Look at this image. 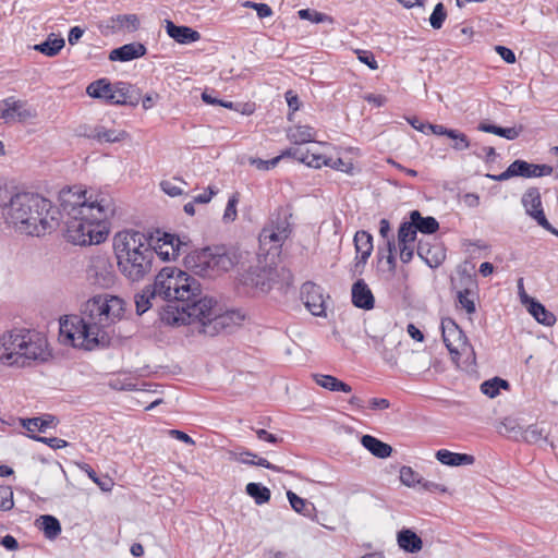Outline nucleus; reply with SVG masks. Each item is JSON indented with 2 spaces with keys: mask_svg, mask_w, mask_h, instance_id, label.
<instances>
[{
  "mask_svg": "<svg viewBox=\"0 0 558 558\" xmlns=\"http://www.w3.org/2000/svg\"><path fill=\"white\" fill-rule=\"evenodd\" d=\"M523 303H529V313L542 325L551 327L556 323V316L548 311L539 301L523 295Z\"/></svg>",
  "mask_w": 558,
  "mask_h": 558,
  "instance_id": "25",
  "label": "nucleus"
},
{
  "mask_svg": "<svg viewBox=\"0 0 558 558\" xmlns=\"http://www.w3.org/2000/svg\"><path fill=\"white\" fill-rule=\"evenodd\" d=\"M39 530L44 533L45 537L48 539L57 538L62 529L60 521L51 514H43L37 520Z\"/></svg>",
  "mask_w": 558,
  "mask_h": 558,
  "instance_id": "34",
  "label": "nucleus"
},
{
  "mask_svg": "<svg viewBox=\"0 0 558 558\" xmlns=\"http://www.w3.org/2000/svg\"><path fill=\"white\" fill-rule=\"evenodd\" d=\"M5 222L17 232L41 236L60 226V210L38 193L20 192L12 195L3 207Z\"/></svg>",
  "mask_w": 558,
  "mask_h": 558,
  "instance_id": "2",
  "label": "nucleus"
},
{
  "mask_svg": "<svg viewBox=\"0 0 558 558\" xmlns=\"http://www.w3.org/2000/svg\"><path fill=\"white\" fill-rule=\"evenodd\" d=\"M288 226H289V223L286 222L284 227H279V226L277 227L278 232L271 231L269 234H266L264 232L262 234V236L264 240L269 239V241L272 242L276 245V247H280L283 239H286L288 236V234H287Z\"/></svg>",
  "mask_w": 558,
  "mask_h": 558,
  "instance_id": "55",
  "label": "nucleus"
},
{
  "mask_svg": "<svg viewBox=\"0 0 558 558\" xmlns=\"http://www.w3.org/2000/svg\"><path fill=\"white\" fill-rule=\"evenodd\" d=\"M166 32L169 37L182 45L195 43L201 38V34L194 28L185 25H175L171 21H167Z\"/></svg>",
  "mask_w": 558,
  "mask_h": 558,
  "instance_id": "24",
  "label": "nucleus"
},
{
  "mask_svg": "<svg viewBox=\"0 0 558 558\" xmlns=\"http://www.w3.org/2000/svg\"><path fill=\"white\" fill-rule=\"evenodd\" d=\"M298 15L301 20L311 21L312 23H333V17L323 12H318L313 9H301L298 11Z\"/></svg>",
  "mask_w": 558,
  "mask_h": 558,
  "instance_id": "42",
  "label": "nucleus"
},
{
  "mask_svg": "<svg viewBox=\"0 0 558 558\" xmlns=\"http://www.w3.org/2000/svg\"><path fill=\"white\" fill-rule=\"evenodd\" d=\"M398 247L400 250L401 262L409 264L414 256V252H416L414 244H398Z\"/></svg>",
  "mask_w": 558,
  "mask_h": 558,
  "instance_id": "62",
  "label": "nucleus"
},
{
  "mask_svg": "<svg viewBox=\"0 0 558 558\" xmlns=\"http://www.w3.org/2000/svg\"><path fill=\"white\" fill-rule=\"evenodd\" d=\"M355 53H356L359 61L362 62L363 64L367 65L371 70L378 69V63H377L375 56L372 51L357 49V50H355Z\"/></svg>",
  "mask_w": 558,
  "mask_h": 558,
  "instance_id": "57",
  "label": "nucleus"
},
{
  "mask_svg": "<svg viewBox=\"0 0 558 558\" xmlns=\"http://www.w3.org/2000/svg\"><path fill=\"white\" fill-rule=\"evenodd\" d=\"M120 27H126L132 32L137 31L140 27V19L136 14H120L114 19Z\"/></svg>",
  "mask_w": 558,
  "mask_h": 558,
  "instance_id": "51",
  "label": "nucleus"
},
{
  "mask_svg": "<svg viewBox=\"0 0 558 558\" xmlns=\"http://www.w3.org/2000/svg\"><path fill=\"white\" fill-rule=\"evenodd\" d=\"M142 99V90L129 82L118 81L114 88V106L136 107Z\"/></svg>",
  "mask_w": 558,
  "mask_h": 558,
  "instance_id": "20",
  "label": "nucleus"
},
{
  "mask_svg": "<svg viewBox=\"0 0 558 558\" xmlns=\"http://www.w3.org/2000/svg\"><path fill=\"white\" fill-rule=\"evenodd\" d=\"M315 130L310 125H298L287 133L288 140L295 145L306 144L315 141Z\"/></svg>",
  "mask_w": 558,
  "mask_h": 558,
  "instance_id": "36",
  "label": "nucleus"
},
{
  "mask_svg": "<svg viewBox=\"0 0 558 558\" xmlns=\"http://www.w3.org/2000/svg\"><path fill=\"white\" fill-rule=\"evenodd\" d=\"M448 138L452 141L451 148L454 150L461 151L471 147V142L466 134L457 129L452 131Z\"/></svg>",
  "mask_w": 558,
  "mask_h": 558,
  "instance_id": "49",
  "label": "nucleus"
},
{
  "mask_svg": "<svg viewBox=\"0 0 558 558\" xmlns=\"http://www.w3.org/2000/svg\"><path fill=\"white\" fill-rule=\"evenodd\" d=\"M238 202H239V199L236 198L235 195H232L229 198L226 209H225V213H223V217H222L225 222H232L235 220V218L238 216V211H236Z\"/></svg>",
  "mask_w": 558,
  "mask_h": 558,
  "instance_id": "58",
  "label": "nucleus"
},
{
  "mask_svg": "<svg viewBox=\"0 0 558 558\" xmlns=\"http://www.w3.org/2000/svg\"><path fill=\"white\" fill-rule=\"evenodd\" d=\"M278 156L280 157V160L282 158L290 157V158H293V159L304 163V161L308 160V158H310V151H304L298 147H289V148L282 150L281 154Z\"/></svg>",
  "mask_w": 558,
  "mask_h": 558,
  "instance_id": "53",
  "label": "nucleus"
},
{
  "mask_svg": "<svg viewBox=\"0 0 558 558\" xmlns=\"http://www.w3.org/2000/svg\"><path fill=\"white\" fill-rule=\"evenodd\" d=\"M231 454H232V458L240 463L263 466L265 469L272 470L275 472L282 471V469L280 466H277V465L270 463L265 458H258L255 453H253L252 451L246 450V449H243L241 451H232Z\"/></svg>",
  "mask_w": 558,
  "mask_h": 558,
  "instance_id": "31",
  "label": "nucleus"
},
{
  "mask_svg": "<svg viewBox=\"0 0 558 558\" xmlns=\"http://www.w3.org/2000/svg\"><path fill=\"white\" fill-rule=\"evenodd\" d=\"M354 247L355 251L360 250H373V235L365 230H359L354 234Z\"/></svg>",
  "mask_w": 558,
  "mask_h": 558,
  "instance_id": "48",
  "label": "nucleus"
},
{
  "mask_svg": "<svg viewBox=\"0 0 558 558\" xmlns=\"http://www.w3.org/2000/svg\"><path fill=\"white\" fill-rule=\"evenodd\" d=\"M65 46V40L61 36L50 34L46 40L34 46V49L47 57L57 56Z\"/></svg>",
  "mask_w": 558,
  "mask_h": 558,
  "instance_id": "35",
  "label": "nucleus"
},
{
  "mask_svg": "<svg viewBox=\"0 0 558 558\" xmlns=\"http://www.w3.org/2000/svg\"><path fill=\"white\" fill-rule=\"evenodd\" d=\"M416 254L430 268L439 267L446 259V248L438 241L430 243L422 239L418 240Z\"/></svg>",
  "mask_w": 558,
  "mask_h": 558,
  "instance_id": "17",
  "label": "nucleus"
},
{
  "mask_svg": "<svg viewBox=\"0 0 558 558\" xmlns=\"http://www.w3.org/2000/svg\"><path fill=\"white\" fill-rule=\"evenodd\" d=\"M442 341L448 349L452 361L457 362L460 355L465 354L468 366L476 364V355L464 331L453 318L446 317L440 324Z\"/></svg>",
  "mask_w": 558,
  "mask_h": 558,
  "instance_id": "9",
  "label": "nucleus"
},
{
  "mask_svg": "<svg viewBox=\"0 0 558 558\" xmlns=\"http://www.w3.org/2000/svg\"><path fill=\"white\" fill-rule=\"evenodd\" d=\"M435 457L441 464L448 466L471 465L475 462V457L472 454L452 452L448 449L437 450Z\"/></svg>",
  "mask_w": 558,
  "mask_h": 558,
  "instance_id": "28",
  "label": "nucleus"
},
{
  "mask_svg": "<svg viewBox=\"0 0 558 558\" xmlns=\"http://www.w3.org/2000/svg\"><path fill=\"white\" fill-rule=\"evenodd\" d=\"M88 277L94 284L109 289L117 281V274L110 258L105 255H98L92 258L88 268Z\"/></svg>",
  "mask_w": 558,
  "mask_h": 558,
  "instance_id": "12",
  "label": "nucleus"
},
{
  "mask_svg": "<svg viewBox=\"0 0 558 558\" xmlns=\"http://www.w3.org/2000/svg\"><path fill=\"white\" fill-rule=\"evenodd\" d=\"M167 302L158 312L159 319L168 326L197 324V331L214 337L229 326L235 315L239 320L244 318L239 312L220 314L217 301L211 296L199 299L196 304L181 303L186 300L175 296L162 299Z\"/></svg>",
  "mask_w": 558,
  "mask_h": 558,
  "instance_id": "3",
  "label": "nucleus"
},
{
  "mask_svg": "<svg viewBox=\"0 0 558 558\" xmlns=\"http://www.w3.org/2000/svg\"><path fill=\"white\" fill-rule=\"evenodd\" d=\"M447 19V10L442 2L435 5L430 16L429 24L434 29H440Z\"/></svg>",
  "mask_w": 558,
  "mask_h": 558,
  "instance_id": "47",
  "label": "nucleus"
},
{
  "mask_svg": "<svg viewBox=\"0 0 558 558\" xmlns=\"http://www.w3.org/2000/svg\"><path fill=\"white\" fill-rule=\"evenodd\" d=\"M514 177L534 178V163L527 162L523 159H515L511 162Z\"/></svg>",
  "mask_w": 558,
  "mask_h": 558,
  "instance_id": "45",
  "label": "nucleus"
},
{
  "mask_svg": "<svg viewBox=\"0 0 558 558\" xmlns=\"http://www.w3.org/2000/svg\"><path fill=\"white\" fill-rule=\"evenodd\" d=\"M24 329H13L0 336V361L9 366L17 365L21 347L24 345Z\"/></svg>",
  "mask_w": 558,
  "mask_h": 558,
  "instance_id": "13",
  "label": "nucleus"
},
{
  "mask_svg": "<svg viewBox=\"0 0 558 558\" xmlns=\"http://www.w3.org/2000/svg\"><path fill=\"white\" fill-rule=\"evenodd\" d=\"M29 438L46 444L52 449H61L68 446V441L58 437H45L39 435H29Z\"/></svg>",
  "mask_w": 558,
  "mask_h": 558,
  "instance_id": "54",
  "label": "nucleus"
},
{
  "mask_svg": "<svg viewBox=\"0 0 558 558\" xmlns=\"http://www.w3.org/2000/svg\"><path fill=\"white\" fill-rule=\"evenodd\" d=\"M520 429V438L529 444H536L542 439H545L544 429L539 428L536 424L529 425L526 428Z\"/></svg>",
  "mask_w": 558,
  "mask_h": 558,
  "instance_id": "43",
  "label": "nucleus"
},
{
  "mask_svg": "<svg viewBox=\"0 0 558 558\" xmlns=\"http://www.w3.org/2000/svg\"><path fill=\"white\" fill-rule=\"evenodd\" d=\"M116 83H111L108 78L102 77L92 82L86 93L95 99H102L106 104L113 105Z\"/></svg>",
  "mask_w": 558,
  "mask_h": 558,
  "instance_id": "23",
  "label": "nucleus"
},
{
  "mask_svg": "<svg viewBox=\"0 0 558 558\" xmlns=\"http://www.w3.org/2000/svg\"><path fill=\"white\" fill-rule=\"evenodd\" d=\"M279 279L282 284L289 287L292 283L293 275L284 267L278 269L271 264H262L258 260V264L251 265L238 275L235 288L239 294L256 298L269 293Z\"/></svg>",
  "mask_w": 558,
  "mask_h": 558,
  "instance_id": "6",
  "label": "nucleus"
},
{
  "mask_svg": "<svg viewBox=\"0 0 558 558\" xmlns=\"http://www.w3.org/2000/svg\"><path fill=\"white\" fill-rule=\"evenodd\" d=\"M326 167L344 172L352 175L354 173V165L351 161H344L342 158H331L324 160Z\"/></svg>",
  "mask_w": 558,
  "mask_h": 558,
  "instance_id": "50",
  "label": "nucleus"
},
{
  "mask_svg": "<svg viewBox=\"0 0 558 558\" xmlns=\"http://www.w3.org/2000/svg\"><path fill=\"white\" fill-rule=\"evenodd\" d=\"M521 203L526 215L537 222V215L545 214L542 205V197L538 187H529L522 195Z\"/></svg>",
  "mask_w": 558,
  "mask_h": 558,
  "instance_id": "26",
  "label": "nucleus"
},
{
  "mask_svg": "<svg viewBox=\"0 0 558 558\" xmlns=\"http://www.w3.org/2000/svg\"><path fill=\"white\" fill-rule=\"evenodd\" d=\"M279 161H280L279 156L271 158L269 160H263L260 158H253V159H251V165L255 166L258 170L267 171V170L275 168Z\"/></svg>",
  "mask_w": 558,
  "mask_h": 558,
  "instance_id": "60",
  "label": "nucleus"
},
{
  "mask_svg": "<svg viewBox=\"0 0 558 558\" xmlns=\"http://www.w3.org/2000/svg\"><path fill=\"white\" fill-rule=\"evenodd\" d=\"M124 311L125 303L121 298L94 295L82 305L80 315H68L60 319V333L74 348L86 351L106 349L111 343L106 328L120 320Z\"/></svg>",
  "mask_w": 558,
  "mask_h": 558,
  "instance_id": "1",
  "label": "nucleus"
},
{
  "mask_svg": "<svg viewBox=\"0 0 558 558\" xmlns=\"http://www.w3.org/2000/svg\"><path fill=\"white\" fill-rule=\"evenodd\" d=\"M86 191L73 192L71 187L62 189L59 194L60 207V220L65 216L83 215L90 213L99 204L102 195H97L94 201L92 196L86 197Z\"/></svg>",
  "mask_w": 558,
  "mask_h": 558,
  "instance_id": "10",
  "label": "nucleus"
},
{
  "mask_svg": "<svg viewBox=\"0 0 558 558\" xmlns=\"http://www.w3.org/2000/svg\"><path fill=\"white\" fill-rule=\"evenodd\" d=\"M12 97H9L0 102V118L8 121L14 120V114L11 108Z\"/></svg>",
  "mask_w": 558,
  "mask_h": 558,
  "instance_id": "64",
  "label": "nucleus"
},
{
  "mask_svg": "<svg viewBox=\"0 0 558 558\" xmlns=\"http://www.w3.org/2000/svg\"><path fill=\"white\" fill-rule=\"evenodd\" d=\"M148 240L151 243V250H154V258L158 256L162 262H169L177 257L180 254L181 246L186 244L177 234L169 232H162L161 236L156 240L153 236Z\"/></svg>",
  "mask_w": 558,
  "mask_h": 558,
  "instance_id": "15",
  "label": "nucleus"
},
{
  "mask_svg": "<svg viewBox=\"0 0 558 558\" xmlns=\"http://www.w3.org/2000/svg\"><path fill=\"white\" fill-rule=\"evenodd\" d=\"M245 493L253 498L258 506L267 504L271 497L270 489L260 483H248L245 487Z\"/></svg>",
  "mask_w": 558,
  "mask_h": 558,
  "instance_id": "38",
  "label": "nucleus"
},
{
  "mask_svg": "<svg viewBox=\"0 0 558 558\" xmlns=\"http://www.w3.org/2000/svg\"><path fill=\"white\" fill-rule=\"evenodd\" d=\"M458 272L463 289L457 292V304L465 310L469 315H472L476 312V305L474 301L475 293L471 288L477 287L476 275L469 274L466 269L459 270Z\"/></svg>",
  "mask_w": 558,
  "mask_h": 558,
  "instance_id": "16",
  "label": "nucleus"
},
{
  "mask_svg": "<svg viewBox=\"0 0 558 558\" xmlns=\"http://www.w3.org/2000/svg\"><path fill=\"white\" fill-rule=\"evenodd\" d=\"M218 193V190L213 186V185H209L207 186V189L205 190L204 193L197 195V196H194L193 198V203L195 204H207L211 201V198Z\"/></svg>",
  "mask_w": 558,
  "mask_h": 558,
  "instance_id": "63",
  "label": "nucleus"
},
{
  "mask_svg": "<svg viewBox=\"0 0 558 558\" xmlns=\"http://www.w3.org/2000/svg\"><path fill=\"white\" fill-rule=\"evenodd\" d=\"M81 469L102 492H110L112 489L113 481L108 475L97 474V472L87 463H83Z\"/></svg>",
  "mask_w": 558,
  "mask_h": 558,
  "instance_id": "40",
  "label": "nucleus"
},
{
  "mask_svg": "<svg viewBox=\"0 0 558 558\" xmlns=\"http://www.w3.org/2000/svg\"><path fill=\"white\" fill-rule=\"evenodd\" d=\"M161 270H166L169 275V278H163V299H175L178 296L179 299L186 300L184 303L196 304L199 299L204 298L201 296V283L194 277L171 266H166Z\"/></svg>",
  "mask_w": 558,
  "mask_h": 558,
  "instance_id": "8",
  "label": "nucleus"
},
{
  "mask_svg": "<svg viewBox=\"0 0 558 558\" xmlns=\"http://www.w3.org/2000/svg\"><path fill=\"white\" fill-rule=\"evenodd\" d=\"M508 380L500 377L487 379L481 384V392L489 398H495L500 393L501 389H509Z\"/></svg>",
  "mask_w": 558,
  "mask_h": 558,
  "instance_id": "39",
  "label": "nucleus"
},
{
  "mask_svg": "<svg viewBox=\"0 0 558 558\" xmlns=\"http://www.w3.org/2000/svg\"><path fill=\"white\" fill-rule=\"evenodd\" d=\"M147 53V48L144 44L133 41L114 48L109 53L110 61L129 62L144 57Z\"/></svg>",
  "mask_w": 558,
  "mask_h": 558,
  "instance_id": "22",
  "label": "nucleus"
},
{
  "mask_svg": "<svg viewBox=\"0 0 558 558\" xmlns=\"http://www.w3.org/2000/svg\"><path fill=\"white\" fill-rule=\"evenodd\" d=\"M313 379L318 386L329 391H340L344 393L352 391V387L349 384L332 375L313 374Z\"/></svg>",
  "mask_w": 558,
  "mask_h": 558,
  "instance_id": "33",
  "label": "nucleus"
},
{
  "mask_svg": "<svg viewBox=\"0 0 558 558\" xmlns=\"http://www.w3.org/2000/svg\"><path fill=\"white\" fill-rule=\"evenodd\" d=\"M409 220L413 223L415 230L422 234H435L439 230V222L435 217H423L421 211L414 209L409 213Z\"/></svg>",
  "mask_w": 558,
  "mask_h": 558,
  "instance_id": "27",
  "label": "nucleus"
},
{
  "mask_svg": "<svg viewBox=\"0 0 558 558\" xmlns=\"http://www.w3.org/2000/svg\"><path fill=\"white\" fill-rule=\"evenodd\" d=\"M361 444L374 457L379 459H386L390 457L393 451L392 447L389 444L384 442L372 435H363L361 437Z\"/></svg>",
  "mask_w": 558,
  "mask_h": 558,
  "instance_id": "30",
  "label": "nucleus"
},
{
  "mask_svg": "<svg viewBox=\"0 0 558 558\" xmlns=\"http://www.w3.org/2000/svg\"><path fill=\"white\" fill-rule=\"evenodd\" d=\"M114 214L112 199L100 197L99 204L90 213L68 216L64 236L75 245H90L104 242L108 236L106 221Z\"/></svg>",
  "mask_w": 558,
  "mask_h": 558,
  "instance_id": "5",
  "label": "nucleus"
},
{
  "mask_svg": "<svg viewBox=\"0 0 558 558\" xmlns=\"http://www.w3.org/2000/svg\"><path fill=\"white\" fill-rule=\"evenodd\" d=\"M80 135L98 143H119L129 137V133L124 130L106 129L104 125H96L90 132L88 126L80 128Z\"/></svg>",
  "mask_w": 558,
  "mask_h": 558,
  "instance_id": "19",
  "label": "nucleus"
},
{
  "mask_svg": "<svg viewBox=\"0 0 558 558\" xmlns=\"http://www.w3.org/2000/svg\"><path fill=\"white\" fill-rule=\"evenodd\" d=\"M25 344L21 347L16 366H29L33 362H45L50 356L47 339L39 332L24 329Z\"/></svg>",
  "mask_w": 558,
  "mask_h": 558,
  "instance_id": "11",
  "label": "nucleus"
},
{
  "mask_svg": "<svg viewBox=\"0 0 558 558\" xmlns=\"http://www.w3.org/2000/svg\"><path fill=\"white\" fill-rule=\"evenodd\" d=\"M14 507L13 492L10 486H0V510L9 511Z\"/></svg>",
  "mask_w": 558,
  "mask_h": 558,
  "instance_id": "52",
  "label": "nucleus"
},
{
  "mask_svg": "<svg viewBox=\"0 0 558 558\" xmlns=\"http://www.w3.org/2000/svg\"><path fill=\"white\" fill-rule=\"evenodd\" d=\"M524 126L522 124L514 125L512 128H502L499 126L497 135L500 137H504L508 141H513L520 136V134L523 132Z\"/></svg>",
  "mask_w": 558,
  "mask_h": 558,
  "instance_id": "59",
  "label": "nucleus"
},
{
  "mask_svg": "<svg viewBox=\"0 0 558 558\" xmlns=\"http://www.w3.org/2000/svg\"><path fill=\"white\" fill-rule=\"evenodd\" d=\"M109 387L118 391H135L138 389L137 384L133 383L129 377L117 376L109 380Z\"/></svg>",
  "mask_w": 558,
  "mask_h": 558,
  "instance_id": "46",
  "label": "nucleus"
},
{
  "mask_svg": "<svg viewBox=\"0 0 558 558\" xmlns=\"http://www.w3.org/2000/svg\"><path fill=\"white\" fill-rule=\"evenodd\" d=\"M284 98L289 107L288 120H291L292 114L300 109L301 101L298 94L292 89L284 93Z\"/></svg>",
  "mask_w": 558,
  "mask_h": 558,
  "instance_id": "56",
  "label": "nucleus"
},
{
  "mask_svg": "<svg viewBox=\"0 0 558 558\" xmlns=\"http://www.w3.org/2000/svg\"><path fill=\"white\" fill-rule=\"evenodd\" d=\"M119 271L130 282L144 280L153 270L154 250L148 238L135 230H123L113 238Z\"/></svg>",
  "mask_w": 558,
  "mask_h": 558,
  "instance_id": "4",
  "label": "nucleus"
},
{
  "mask_svg": "<svg viewBox=\"0 0 558 558\" xmlns=\"http://www.w3.org/2000/svg\"><path fill=\"white\" fill-rule=\"evenodd\" d=\"M301 299L312 315L318 317L326 316L325 301L319 286L313 282H305L301 289Z\"/></svg>",
  "mask_w": 558,
  "mask_h": 558,
  "instance_id": "18",
  "label": "nucleus"
},
{
  "mask_svg": "<svg viewBox=\"0 0 558 558\" xmlns=\"http://www.w3.org/2000/svg\"><path fill=\"white\" fill-rule=\"evenodd\" d=\"M287 497H288L291 508L295 512H298L306 518L313 517V514L315 512V506L313 502L300 497L292 490L287 492Z\"/></svg>",
  "mask_w": 558,
  "mask_h": 558,
  "instance_id": "37",
  "label": "nucleus"
},
{
  "mask_svg": "<svg viewBox=\"0 0 558 558\" xmlns=\"http://www.w3.org/2000/svg\"><path fill=\"white\" fill-rule=\"evenodd\" d=\"M417 231L410 220L402 221L398 228V244H414Z\"/></svg>",
  "mask_w": 558,
  "mask_h": 558,
  "instance_id": "41",
  "label": "nucleus"
},
{
  "mask_svg": "<svg viewBox=\"0 0 558 558\" xmlns=\"http://www.w3.org/2000/svg\"><path fill=\"white\" fill-rule=\"evenodd\" d=\"M399 547L409 554H416L423 548L421 536L410 529H402L397 534Z\"/></svg>",
  "mask_w": 558,
  "mask_h": 558,
  "instance_id": "29",
  "label": "nucleus"
},
{
  "mask_svg": "<svg viewBox=\"0 0 558 558\" xmlns=\"http://www.w3.org/2000/svg\"><path fill=\"white\" fill-rule=\"evenodd\" d=\"M351 302L356 308L364 311L375 307V296L364 279H357L352 284Z\"/></svg>",
  "mask_w": 558,
  "mask_h": 558,
  "instance_id": "21",
  "label": "nucleus"
},
{
  "mask_svg": "<svg viewBox=\"0 0 558 558\" xmlns=\"http://www.w3.org/2000/svg\"><path fill=\"white\" fill-rule=\"evenodd\" d=\"M239 263L236 253L227 245L205 246L184 257L187 269L201 277L214 278L231 270Z\"/></svg>",
  "mask_w": 558,
  "mask_h": 558,
  "instance_id": "7",
  "label": "nucleus"
},
{
  "mask_svg": "<svg viewBox=\"0 0 558 558\" xmlns=\"http://www.w3.org/2000/svg\"><path fill=\"white\" fill-rule=\"evenodd\" d=\"M20 423L22 427L28 432L37 429L38 432L44 433L47 428L57 426L59 420L52 414H44L40 417L20 418Z\"/></svg>",
  "mask_w": 558,
  "mask_h": 558,
  "instance_id": "32",
  "label": "nucleus"
},
{
  "mask_svg": "<svg viewBox=\"0 0 558 558\" xmlns=\"http://www.w3.org/2000/svg\"><path fill=\"white\" fill-rule=\"evenodd\" d=\"M163 278H169V275L166 270H160L156 275L154 282L145 286L144 289L135 295V307L137 315H142L147 312L153 306V301H156L157 299H163Z\"/></svg>",
  "mask_w": 558,
  "mask_h": 558,
  "instance_id": "14",
  "label": "nucleus"
},
{
  "mask_svg": "<svg viewBox=\"0 0 558 558\" xmlns=\"http://www.w3.org/2000/svg\"><path fill=\"white\" fill-rule=\"evenodd\" d=\"M399 473L401 483L408 487H415L422 482V476L411 466L402 465Z\"/></svg>",
  "mask_w": 558,
  "mask_h": 558,
  "instance_id": "44",
  "label": "nucleus"
},
{
  "mask_svg": "<svg viewBox=\"0 0 558 558\" xmlns=\"http://www.w3.org/2000/svg\"><path fill=\"white\" fill-rule=\"evenodd\" d=\"M494 49L506 63L513 64L515 62V53L512 49L502 45H496Z\"/></svg>",
  "mask_w": 558,
  "mask_h": 558,
  "instance_id": "61",
  "label": "nucleus"
}]
</instances>
